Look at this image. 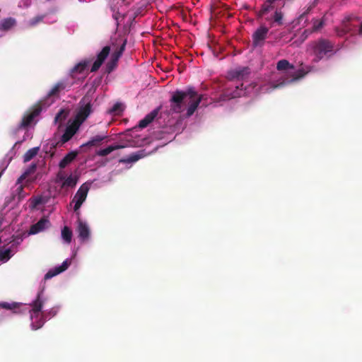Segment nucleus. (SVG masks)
<instances>
[{
    "instance_id": "f257e3e1",
    "label": "nucleus",
    "mask_w": 362,
    "mask_h": 362,
    "mask_svg": "<svg viewBox=\"0 0 362 362\" xmlns=\"http://www.w3.org/2000/svg\"><path fill=\"white\" fill-rule=\"evenodd\" d=\"M203 95H198L193 87H188L185 91L176 90L173 92L170 100V110L175 113L183 111L184 100L189 98V106L187 110V116H192L203 99Z\"/></svg>"
},
{
    "instance_id": "f03ea898",
    "label": "nucleus",
    "mask_w": 362,
    "mask_h": 362,
    "mask_svg": "<svg viewBox=\"0 0 362 362\" xmlns=\"http://www.w3.org/2000/svg\"><path fill=\"white\" fill-rule=\"evenodd\" d=\"M276 69L278 71H285L283 81L276 84L274 88H280L284 85L295 82L303 78L307 72L303 69H298L294 71L295 67L293 64H290L286 59H281L277 62Z\"/></svg>"
},
{
    "instance_id": "7ed1b4c3",
    "label": "nucleus",
    "mask_w": 362,
    "mask_h": 362,
    "mask_svg": "<svg viewBox=\"0 0 362 362\" xmlns=\"http://www.w3.org/2000/svg\"><path fill=\"white\" fill-rule=\"evenodd\" d=\"M42 291L37 293L36 299L30 304V317L32 320V329L37 330L41 328L44 323L43 313L41 312L44 300L42 298Z\"/></svg>"
},
{
    "instance_id": "20e7f679",
    "label": "nucleus",
    "mask_w": 362,
    "mask_h": 362,
    "mask_svg": "<svg viewBox=\"0 0 362 362\" xmlns=\"http://www.w3.org/2000/svg\"><path fill=\"white\" fill-rule=\"evenodd\" d=\"M313 54L315 57V61L319 62L327 54L332 53L334 49V44L329 40L320 38L313 41L310 44Z\"/></svg>"
},
{
    "instance_id": "39448f33",
    "label": "nucleus",
    "mask_w": 362,
    "mask_h": 362,
    "mask_svg": "<svg viewBox=\"0 0 362 362\" xmlns=\"http://www.w3.org/2000/svg\"><path fill=\"white\" fill-rule=\"evenodd\" d=\"M127 40H124L119 47H117L111 54L110 59L105 66V71L110 74L117 66L119 58L125 50Z\"/></svg>"
},
{
    "instance_id": "423d86ee",
    "label": "nucleus",
    "mask_w": 362,
    "mask_h": 362,
    "mask_svg": "<svg viewBox=\"0 0 362 362\" xmlns=\"http://www.w3.org/2000/svg\"><path fill=\"white\" fill-rule=\"evenodd\" d=\"M80 103H83V105L77 112L75 121L80 122V124H81L90 114L92 105L90 101L86 97L81 100Z\"/></svg>"
},
{
    "instance_id": "0eeeda50",
    "label": "nucleus",
    "mask_w": 362,
    "mask_h": 362,
    "mask_svg": "<svg viewBox=\"0 0 362 362\" xmlns=\"http://www.w3.org/2000/svg\"><path fill=\"white\" fill-rule=\"evenodd\" d=\"M88 190L89 185L86 183L83 184L79 187L72 201L75 203L74 206V211H77L81 208L87 197Z\"/></svg>"
},
{
    "instance_id": "6e6552de",
    "label": "nucleus",
    "mask_w": 362,
    "mask_h": 362,
    "mask_svg": "<svg viewBox=\"0 0 362 362\" xmlns=\"http://www.w3.org/2000/svg\"><path fill=\"white\" fill-rule=\"evenodd\" d=\"M356 19L354 16H349L343 20L341 27L336 28L335 31L338 36L342 37L344 35L351 32L356 27V25L353 24V21Z\"/></svg>"
},
{
    "instance_id": "1a4fd4ad",
    "label": "nucleus",
    "mask_w": 362,
    "mask_h": 362,
    "mask_svg": "<svg viewBox=\"0 0 362 362\" xmlns=\"http://www.w3.org/2000/svg\"><path fill=\"white\" fill-rule=\"evenodd\" d=\"M250 74V69L247 66L240 67L228 72V78L230 80L244 81Z\"/></svg>"
},
{
    "instance_id": "9d476101",
    "label": "nucleus",
    "mask_w": 362,
    "mask_h": 362,
    "mask_svg": "<svg viewBox=\"0 0 362 362\" xmlns=\"http://www.w3.org/2000/svg\"><path fill=\"white\" fill-rule=\"evenodd\" d=\"M42 111V107L40 105H37L33 107V109L28 112L22 119L20 127L21 128L28 127L33 121L35 117L40 115Z\"/></svg>"
},
{
    "instance_id": "9b49d317",
    "label": "nucleus",
    "mask_w": 362,
    "mask_h": 362,
    "mask_svg": "<svg viewBox=\"0 0 362 362\" xmlns=\"http://www.w3.org/2000/svg\"><path fill=\"white\" fill-rule=\"evenodd\" d=\"M80 126V122H77L75 120L70 125L67 126L64 131V133L61 137L60 142L62 143V144H64L69 141L77 132Z\"/></svg>"
},
{
    "instance_id": "f8f14e48",
    "label": "nucleus",
    "mask_w": 362,
    "mask_h": 362,
    "mask_svg": "<svg viewBox=\"0 0 362 362\" xmlns=\"http://www.w3.org/2000/svg\"><path fill=\"white\" fill-rule=\"evenodd\" d=\"M110 46H105L102 49V50L98 54L97 59L94 62V63L91 67V69H90L91 72H95L100 69L101 65L103 64L105 60L107 59V57L110 54Z\"/></svg>"
},
{
    "instance_id": "ddd939ff",
    "label": "nucleus",
    "mask_w": 362,
    "mask_h": 362,
    "mask_svg": "<svg viewBox=\"0 0 362 362\" xmlns=\"http://www.w3.org/2000/svg\"><path fill=\"white\" fill-rule=\"evenodd\" d=\"M245 93L243 90V83L235 86V90H231L229 88L226 89L221 95V98L223 100H230L236 98L241 97Z\"/></svg>"
},
{
    "instance_id": "4468645a",
    "label": "nucleus",
    "mask_w": 362,
    "mask_h": 362,
    "mask_svg": "<svg viewBox=\"0 0 362 362\" xmlns=\"http://www.w3.org/2000/svg\"><path fill=\"white\" fill-rule=\"evenodd\" d=\"M269 28L264 25H261L252 34V43L255 46H258L266 39Z\"/></svg>"
},
{
    "instance_id": "2eb2a0df",
    "label": "nucleus",
    "mask_w": 362,
    "mask_h": 362,
    "mask_svg": "<svg viewBox=\"0 0 362 362\" xmlns=\"http://www.w3.org/2000/svg\"><path fill=\"white\" fill-rule=\"evenodd\" d=\"M77 232L78 233V238L82 241L88 240L90 234L88 226L86 223L82 221L79 218L77 221Z\"/></svg>"
},
{
    "instance_id": "dca6fc26",
    "label": "nucleus",
    "mask_w": 362,
    "mask_h": 362,
    "mask_svg": "<svg viewBox=\"0 0 362 362\" xmlns=\"http://www.w3.org/2000/svg\"><path fill=\"white\" fill-rule=\"evenodd\" d=\"M70 263V261L67 259L65 261H64L60 266L56 267L54 269L49 270L47 273L45 275V280L49 279L57 276V274L64 272L68 269Z\"/></svg>"
},
{
    "instance_id": "f3484780",
    "label": "nucleus",
    "mask_w": 362,
    "mask_h": 362,
    "mask_svg": "<svg viewBox=\"0 0 362 362\" xmlns=\"http://www.w3.org/2000/svg\"><path fill=\"white\" fill-rule=\"evenodd\" d=\"M49 225V221L47 218H42L36 223L30 226L29 233L32 235L38 233L48 228Z\"/></svg>"
},
{
    "instance_id": "a211bd4d",
    "label": "nucleus",
    "mask_w": 362,
    "mask_h": 362,
    "mask_svg": "<svg viewBox=\"0 0 362 362\" xmlns=\"http://www.w3.org/2000/svg\"><path fill=\"white\" fill-rule=\"evenodd\" d=\"M159 111L160 107H158L152 110L150 113L147 114L144 119L139 121L138 127L141 129L146 127L155 119L156 117H157Z\"/></svg>"
},
{
    "instance_id": "6ab92c4d",
    "label": "nucleus",
    "mask_w": 362,
    "mask_h": 362,
    "mask_svg": "<svg viewBox=\"0 0 362 362\" xmlns=\"http://www.w3.org/2000/svg\"><path fill=\"white\" fill-rule=\"evenodd\" d=\"M66 83L64 81L58 82L54 85V86L47 93L48 98L56 97L58 96L60 91L64 90L66 88Z\"/></svg>"
},
{
    "instance_id": "aec40b11",
    "label": "nucleus",
    "mask_w": 362,
    "mask_h": 362,
    "mask_svg": "<svg viewBox=\"0 0 362 362\" xmlns=\"http://www.w3.org/2000/svg\"><path fill=\"white\" fill-rule=\"evenodd\" d=\"M77 156V152L71 151L67 153L59 162V166L63 169L70 164Z\"/></svg>"
},
{
    "instance_id": "412c9836",
    "label": "nucleus",
    "mask_w": 362,
    "mask_h": 362,
    "mask_svg": "<svg viewBox=\"0 0 362 362\" xmlns=\"http://www.w3.org/2000/svg\"><path fill=\"white\" fill-rule=\"evenodd\" d=\"M78 182L77 176L70 175L69 177H66V179L61 184L62 188H73L74 187Z\"/></svg>"
},
{
    "instance_id": "4be33fe9",
    "label": "nucleus",
    "mask_w": 362,
    "mask_h": 362,
    "mask_svg": "<svg viewBox=\"0 0 362 362\" xmlns=\"http://www.w3.org/2000/svg\"><path fill=\"white\" fill-rule=\"evenodd\" d=\"M16 24V20L13 18H4L0 22V30L6 31Z\"/></svg>"
},
{
    "instance_id": "5701e85b",
    "label": "nucleus",
    "mask_w": 362,
    "mask_h": 362,
    "mask_svg": "<svg viewBox=\"0 0 362 362\" xmlns=\"http://www.w3.org/2000/svg\"><path fill=\"white\" fill-rule=\"evenodd\" d=\"M124 148V146H123V145L109 146H107L105 148L100 149V151H98L97 154L99 156L104 157V156H107L110 153H112L113 151H115V150H117V149H120V148Z\"/></svg>"
},
{
    "instance_id": "b1692460",
    "label": "nucleus",
    "mask_w": 362,
    "mask_h": 362,
    "mask_svg": "<svg viewBox=\"0 0 362 362\" xmlns=\"http://www.w3.org/2000/svg\"><path fill=\"white\" fill-rule=\"evenodd\" d=\"M89 64V61H81L77 64H76L73 69H71V74H81L84 71V70L88 66V64Z\"/></svg>"
},
{
    "instance_id": "393cba45",
    "label": "nucleus",
    "mask_w": 362,
    "mask_h": 362,
    "mask_svg": "<svg viewBox=\"0 0 362 362\" xmlns=\"http://www.w3.org/2000/svg\"><path fill=\"white\" fill-rule=\"evenodd\" d=\"M40 147H34L28 150L23 156V162L27 163L32 160L37 153Z\"/></svg>"
},
{
    "instance_id": "a878e982",
    "label": "nucleus",
    "mask_w": 362,
    "mask_h": 362,
    "mask_svg": "<svg viewBox=\"0 0 362 362\" xmlns=\"http://www.w3.org/2000/svg\"><path fill=\"white\" fill-rule=\"evenodd\" d=\"M72 231L68 226H64L62 230V238L66 243H70L72 239Z\"/></svg>"
},
{
    "instance_id": "bb28decb",
    "label": "nucleus",
    "mask_w": 362,
    "mask_h": 362,
    "mask_svg": "<svg viewBox=\"0 0 362 362\" xmlns=\"http://www.w3.org/2000/svg\"><path fill=\"white\" fill-rule=\"evenodd\" d=\"M107 138L106 135H96L93 136L90 141H88L85 146H93L100 144L105 139Z\"/></svg>"
},
{
    "instance_id": "cd10ccee",
    "label": "nucleus",
    "mask_w": 362,
    "mask_h": 362,
    "mask_svg": "<svg viewBox=\"0 0 362 362\" xmlns=\"http://www.w3.org/2000/svg\"><path fill=\"white\" fill-rule=\"evenodd\" d=\"M324 23L322 20H315L311 30H305L304 31L306 34H310L313 32H317L322 28Z\"/></svg>"
},
{
    "instance_id": "c85d7f7f",
    "label": "nucleus",
    "mask_w": 362,
    "mask_h": 362,
    "mask_svg": "<svg viewBox=\"0 0 362 362\" xmlns=\"http://www.w3.org/2000/svg\"><path fill=\"white\" fill-rule=\"evenodd\" d=\"M141 158V155L136 153H133L125 158L121 159L119 160V162L124 163H134V162L139 160Z\"/></svg>"
},
{
    "instance_id": "c756f323",
    "label": "nucleus",
    "mask_w": 362,
    "mask_h": 362,
    "mask_svg": "<svg viewBox=\"0 0 362 362\" xmlns=\"http://www.w3.org/2000/svg\"><path fill=\"white\" fill-rule=\"evenodd\" d=\"M11 250L10 248L4 251L0 250V261L7 262L11 257Z\"/></svg>"
},
{
    "instance_id": "7c9ffc66",
    "label": "nucleus",
    "mask_w": 362,
    "mask_h": 362,
    "mask_svg": "<svg viewBox=\"0 0 362 362\" xmlns=\"http://www.w3.org/2000/svg\"><path fill=\"white\" fill-rule=\"evenodd\" d=\"M67 113L64 110H61L55 116L54 122H61L66 119Z\"/></svg>"
},
{
    "instance_id": "2f4dec72",
    "label": "nucleus",
    "mask_w": 362,
    "mask_h": 362,
    "mask_svg": "<svg viewBox=\"0 0 362 362\" xmlns=\"http://www.w3.org/2000/svg\"><path fill=\"white\" fill-rule=\"evenodd\" d=\"M0 307L6 310H13L18 307V304L16 303H9L7 302L0 303Z\"/></svg>"
},
{
    "instance_id": "473e14b6",
    "label": "nucleus",
    "mask_w": 362,
    "mask_h": 362,
    "mask_svg": "<svg viewBox=\"0 0 362 362\" xmlns=\"http://www.w3.org/2000/svg\"><path fill=\"white\" fill-rule=\"evenodd\" d=\"M44 18H45L44 15L43 16H37L33 18L29 21V25L32 26V27L35 26L39 23L42 22L43 21Z\"/></svg>"
},
{
    "instance_id": "72a5a7b5",
    "label": "nucleus",
    "mask_w": 362,
    "mask_h": 362,
    "mask_svg": "<svg viewBox=\"0 0 362 362\" xmlns=\"http://www.w3.org/2000/svg\"><path fill=\"white\" fill-rule=\"evenodd\" d=\"M282 18H283V14L280 11H278L277 9L274 12V21L275 23H277L279 25L282 24Z\"/></svg>"
},
{
    "instance_id": "f704fd0d",
    "label": "nucleus",
    "mask_w": 362,
    "mask_h": 362,
    "mask_svg": "<svg viewBox=\"0 0 362 362\" xmlns=\"http://www.w3.org/2000/svg\"><path fill=\"white\" fill-rule=\"evenodd\" d=\"M37 169V164L36 163H32L25 170V173L28 176L35 172Z\"/></svg>"
},
{
    "instance_id": "c9c22d12",
    "label": "nucleus",
    "mask_w": 362,
    "mask_h": 362,
    "mask_svg": "<svg viewBox=\"0 0 362 362\" xmlns=\"http://www.w3.org/2000/svg\"><path fill=\"white\" fill-rule=\"evenodd\" d=\"M66 179V177H65V175H64V173L63 172H59L57 175V177H56V182L57 183H59V182H64V180Z\"/></svg>"
},
{
    "instance_id": "e433bc0d",
    "label": "nucleus",
    "mask_w": 362,
    "mask_h": 362,
    "mask_svg": "<svg viewBox=\"0 0 362 362\" xmlns=\"http://www.w3.org/2000/svg\"><path fill=\"white\" fill-rule=\"evenodd\" d=\"M122 111V105L120 103L115 104L110 110L111 112H117Z\"/></svg>"
},
{
    "instance_id": "4c0bfd02",
    "label": "nucleus",
    "mask_w": 362,
    "mask_h": 362,
    "mask_svg": "<svg viewBox=\"0 0 362 362\" xmlns=\"http://www.w3.org/2000/svg\"><path fill=\"white\" fill-rule=\"evenodd\" d=\"M41 203H42L41 197L35 198L32 201V207L35 208L37 206H38L39 204H40Z\"/></svg>"
},
{
    "instance_id": "58836bf2",
    "label": "nucleus",
    "mask_w": 362,
    "mask_h": 362,
    "mask_svg": "<svg viewBox=\"0 0 362 362\" xmlns=\"http://www.w3.org/2000/svg\"><path fill=\"white\" fill-rule=\"evenodd\" d=\"M17 191L18 193V199L21 200V199H23L24 197V195L22 193L23 192V186L21 185H19L17 188Z\"/></svg>"
},
{
    "instance_id": "ea45409f",
    "label": "nucleus",
    "mask_w": 362,
    "mask_h": 362,
    "mask_svg": "<svg viewBox=\"0 0 362 362\" xmlns=\"http://www.w3.org/2000/svg\"><path fill=\"white\" fill-rule=\"evenodd\" d=\"M113 18L117 21V25H119V18L120 17V13L119 12H115L112 15Z\"/></svg>"
},
{
    "instance_id": "a19ab883",
    "label": "nucleus",
    "mask_w": 362,
    "mask_h": 362,
    "mask_svg": "<svg viewBox=\"0 0 362 362\" xmlns=\"http://www.w3.org/2000/svg\"><path fill=\"white\" fill-rule=\"evenodd\" d=\"M27 177H28V175L25 173H23V175H21V176L18 179L17 184H20Z\"/></svg>"
},
{
    "instance_id": "79ce46f5",
    "label": "nucleus",
    "mask_w": 362,
    "mask_h": 362,
    "mask_svg": "<svg viewBox=\"0 0 362 362\" xmlns=\"http://www.w3.org/2000/svg\"><path fill=\"white\" fill-rule=\"evenodd\" d=\"M22 2L25 7H28L30 6V4L32 3V0H23Z\"/></svg>"
},
{
    "instance_id": "37998d69",
    "label": "nucleus",
    "mask_w": 362,
    "mask_h": 362,
    "mask_svg": "<svg viewBox=\"0 0 362 362\" xmlns=\"http://www.w3.org/2000/svg\"><path fill=\"white\" fill-rule=\"evenodd\" d=\"M310 9V8H307V10H306V11L303 12V13L300 16V19H303V18L305 17V15L309 12Z\"/></svg>"
},
{
    "instance_id": "c03bdc74",
    "label": "nucleus",
    "mask_w": 362,
    "mask_h": 362,
    "mask_svg": "<svg viewBox=\"0 0 362 362\" xmlns=\"http://www.w3.org/2000/svg\"><path fill=\"white\" fill-rule=\"evenodd\" d=\"M358 33L360 35H362V23H361L360 25V28H359V30H358Z\"/></svg>"
}]
</instances>
